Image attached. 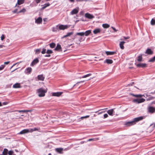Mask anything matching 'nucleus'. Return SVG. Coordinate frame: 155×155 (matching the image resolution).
Wrapping results in <instances>:
<instances>
[{
    "instance_id": "72a5a7b5",
    "label": "nucleus",
    "mask_w": 155,
    "mask_h": 155,
    "mask_svg": "<svg viewBox=\"0 0 155 155\" xmlns=\"http://www.w3.org/2000/svg\"><path fill=\"white\" fill-rule=\"evenodd\" d=\"M32 110H19L18 111L19 112H31Z\"/></svg>"
},
{
    "instance_id": "774afa93",
    "label": "nucleus",
    "mask_w": 155,
    "mask_h": 155,
    "mask_svg": "<svg viewBox=\"0 0 155 155\" xmlns=\"http://www.w3.org/2000/svg\"><path fill=\"white\" fill-rule=\"evenodd\" d=\"M48 155H51V153H49L48 154Z\"/></svg>"
},
{
    "instance_id": "58836bf2",
    "label": "nucleus",
    "mask_w": 155,
    "mask_h": 155,
    "mask_svg": "<svg viewBox=\"0 0 155 155\" xmlns=\"http://www.w3.org/2000/svg\"><path fill=\"white\" fill-rule=\"evenodd\" d=\"M47 54H50L53 53V51L51 50H48L46 51Z\"/></svg>"
},
{
    "instance_id": "4d7b16f0",
    "label": "nucleus",
    "mask_w": 155,
    "mask_h": 155,
    "mask_svg": "<svg viewBox=\"0 0 155 155\" xmlns=\"http://www.w3.org/2000/svg\"><path fill=\"white\" fill-rule=\"evenodd\" d=\"M154 98V97H149V100H152V99H153ZM148 100V99L147 100Z\"/></svg>"
},
{
    "instance_id": "338daca9",
    "label": "nucleus",
    "mask_w": 155,
    "mask_h": 155,
    "mask_svg": "<svg viewBox=\"0 0 155 155\" xmlns=\"http://www.w3.org/2000/svg\"><path fill=\"white\" fill-rule=\"evenodd\" d=\"M102 112H99L98 113V114L99 115L101 114Z\"/></svg>"
},
{
    "instance_id": "49530a36",
    "label": "nucleus",
    "mask_w": 155,
    "mask_h": 155,
    "mask_svg": "<svg viewBox=\"0 0 155 155\" xmlns=\"http://www.w3.org/2000/svg\"><path fill=\"white\" fill-rule=\"evenodd\" d=\"M90 117V116L89 115H87V116H85L81 117V119H83L84 118H88V117Z\"/></svg>"
},
{
    "instance_id": "aec40b11",
    "label": "nucleus",
    "mask_w": 155,
    "mask_h": 155,
    "mask_svg": "<svg viewBox=\"0 0 155 155\" xmlns=\"http://www.w3.org/2000/svg\"><path fill=\"white\" fill-rule=\"evenodd\" d=\"M101 30L100 28H96L93 31L94 34L99 33L101 32Z\"/></svg>"
},
{
    "instance_id": "8fccbe9b",
    "label": "nucleus",
    "mask_w": 155,
    "mask_h": 155,
    "mask_svg": "<svg viewBox=\"0 0 155 155\" xmlns=\"http://www.w3.org/2000/svg\"><path fill=\"white\" fill-rule=\"evenodd\" d=\"M5 38V36L4 35H2L1 37V40H3Z\"/></svg>"
},
{
    "instance_id": "ddd939ff",
    "label": "nucleus",
    "mask_w": 155,
    "mask_h": 155,
    "mask_svg": "<svg viewBox=\"0 0 155 155\" xmlns=\"http://www.w3.org/2000/svg\"><path fill=\"white\" fill-rule=\"evenodd\" d=\"M78 12V10L75 8L73 9L71 12L70 14L71 15H74L77 14Z\"/></svg>"
},
{
    "instance_id": "e2e57ef3",
    "label": "nucleus",
    "mask_w": 155,
    "mask_h": 155,
    "mask_svg": "<svg viewBox=\"0 0 155 155\" xmlns=\"http://www.w3.org/2000/svg\"><path fill=\"white\" fill-rule=\"evenodd\" d=\"M152 125L153 126V127H155V123L152 124Z\"/></svg>"
},
{
    "instance_id": "3c124183",
    "label": "nucleus",
    "mask_w": 155,
    "mask_h": 155,
    "mask_svg": "<svg viewBox=\"0 0 155 155\" xmlns=\"http://www.w3.org/2000/svg\"><path fill=\"white\" fill-rule=\"evenodd\" d=\"M108 117V115L107 114H105L104 115V118H106L107 117Z\"/></svg>"
},
{
    "instance_id": "680f3d73",
    "label": "nucleus",
    "mask_w": 155,
    "mask_h": 155,
    "mask_svg": "<svg viewBox=\"0 0 155 155\" xmlns=\"http://www.w3.org/2000/svg\"><path fill=\"white\" fill-rule=\"evenodd\" d=\"M17 9H15V10H14L13 12L14 13H15L17 12Z\"/></svg>"
},
{
    "instance_id": "2f4dec72",
    "label": "nucleus",
    "mask_w": 155,
    "mask_h": 155,
    "mask_svg": "<svg viewBox=\"0 0 155 155\" xmlns=\"http://www.w3.org/2000/svg\"><path fill=\"white\" fill-rule=\"evenodd\" d=\"M103 27L104 28H107L110 27V25L107 24H104L102 25Z\"/></svg>"
},
{
    "instance_id": "0eeeda50",
    "label": "nucleus",
    "mask_w": 155,
    "mask_h": 155,
    "mask_svg": "<svg viewBox=\"0 0 155 155\" xmlns=\"http://www.w3.org/2000/svg\"><path fill=\"white\" fill-rule=\"evenodd\" d=\"M32 69L31 67L27 68L25 71V73L27 74H30L31 72Z\"/></svg>"
},
{
    "instance_id": "9b49d317",
    "label": "nucleus",
    "mask_w": 155,
    "mask_h": 155,
    "mask_svg": "<svg viewBox=\"0 0 155 155\" xmlns=\"http://www.w3.org/2000/svg\"><path fill=\"white\" fill-rule=\"evenodd\" d=\"M62 92H57L52 93V95L53 96L59 97L62 94Z\"/></svg>"
},
{
    "instance_id": "a878e982",
    "label": "nucleus",
    "mask_w": 155,
    "mask_h": 155,
    "mask_svg": "<svg viewBox=\"0 0 155 155\" xmlns=\"http://www.w3.org/2000/svg\"><path fill=\"white\" fill-rule=\"evenodd\" d=\"M58 25L56 26V27H54L52 28V31L53 32H57L58 31H59V29L58 28Z\"/></svg>"
},
{
    "instance_id": "052dcab7",
    "label": "nucleus",
    "mask_w": 155,
    "mask_h": 155,
    "mask_svg": "<svg viewBox=\"0 0 155 155\" xmlns=\"http://www.w3.org/2000/svg\"><path fill=\"white\" fill-rule=\"evenodd\" d=\"M69 1L71 2H74V0H69Z\"/></svg>"
},
{
    "instance_id": "dca6fc26",
    "label": "nucleus",
    "mask_w": 155,
    "mask_h": 155,
    "mask_svg": "<svg viewBox=\"0 0 155 155\" xmlns=\"http://www.w3.org/2000/svg\"><path fill=\"white\" fill-rule=\"evenodd\" d=\"M106 54L107 55H113L116 54L117 53L116 51H107L105 52Z\"/></svg>"
},
{
    "instance_id": "e433bc0d",
    "label": "nucleus",
    "mask_w": 155,
    "mask_h": 155,
    "mask_svg": "<svg viewBox=\"0 0 155 155\" xmlns=\"http://www.w3.org/2000/svg\"><path fill=\"white\" fill-rule=\"evenodd\" d=\"M77 35H80L81 36H83L84 35V34L83 32H78L76 33Z\"/></svg>"
},
{
    "instance_id": "bf43d9fd",
    "label": "nucleus",
    "mask_w": 155,
    "mask_h": 155,
    "mask_svg": "<svg viewBox=\"0 0 155 155\" xmlns=\"http://www.w3.org/2000/svg\"><path fill=\"white\" fill-rule=\"evenodd\" d=\"M5 46L3 45H0V48H2L3 47H4Z\"/></svg>"
},
{
    "instance_id": "7ed1b4c3",
    "label": "nucleus",
    "mask_w": 155,
    "mask_h": 155,
    "mask_svg": "<svg viewBox=\"0 0 155 155\" xmlns=\"http://www.w3.org/2000/svg\"><path fill=\"white\" fill-rule=\"evenodd\" d=\"M144 119V117L143 116H141L140 117H136L134 118L133 120V122L135 123V124H136V123L137 122L140 121L141 120Z\"/></svg>"
},
{
    "instance_id": "473e14b6",
    "label": "nucleus",
    "mask_w": 155,
    "mask_h": 155,
    "mask_svg": "<svg viewBox=\"0 0 155 155\" xmlns=\"http://www.w3.org/2000/svg\"><path fill=\"white\" fill-rule=\"evenodd\" d=\"M99 140V138H92V139H88L87 140V141H97L98 140Z\"/></svg>"
},
{
    "instance_id": "39448f33",
    "label": "nucleus",
    "mask_w": 155,
    "mask_h": 155,
    "mask_svg": "<svg viewBox=\"0 0 155 155\" xmlns=\"http://www.w3.org/2000/svg\"><path fill=\"white\" fill-rule=\"evenodd\" d=\"M148 112L151 114H153L155 112L154 107L150 106L148 108Z\"/></svg>"
},
{
    "instance_id": "6e6d98bb",
    "label": "nucleus",
    "mask_w": 155,
    "mask_h": 155,
    "mask_svg": "<svg viewBox=\"0 0 155 155\" xmlns=\"http://www.w3.org/2000/svg\"><path fill=\"white\" fill-rule=\"evenodd\" d=\"M8 103L7 102H4L2 103V104L3 105H7Z\"/></svg>"
},
{
    "instance_id": "864d4df0",
    "label": "nucleus",
    "mask_w": 155,
    "mask_h": 155,
    "mask_svg": "<svg viewBox=\"0 0 155 155\" xmlns=\"http://www.w3.org/2000/svg\"><path fill=\"white\" fill-rule=\"evenodd\" d=\"M45 57H50L51 56V55L49 54H48L45 56Z\"/></svg>"
},
{
    "instance_id": "f3484780",
    "label": "nucleus",
    "mask_w": 155,
    "mask_h": 155,
    "mask_svg": "<svg viewBox=\"0 0 155 155\" xmlns=\"http://www.w3.org/2000/svg\"><path fill=\"white\" fill-rule=\"evenodd\" d=\"M125 43V42L124 41H121L119 44L120 47V48L122 49H124V44Z\"/></svg>"
},
{
    "instance_id": "b1692460",
    "label": "nucleus",
    "mask_w": 155,
    "mask_h": 155,
    "mask_svg": "<svg viewBox=\"0 0 155 155\" xmlns=\"http://www.w3.org/2000/svg\"><path fill=\"white\" fill-rule=\"evenodd\" d=\"M50 5V4L49 3H46L43 5V7L41 8L42 10H43L45 9L46 7L49 6Z\"/></svg>"
},
{
    "instance_id": "423d86ee",
    "label": "nucleus",
    "mask_w": 155,
    "mask_h": 155,
    "mask_svg": "<svg viewBox=\"0 0 155 155\" xmlns=\"http://www.w3.org/2000/svg\"><path fill=\"white\" fill-rule=\"evenodd\" d=\"M125 125L127 127H130L134 125H135V123L133 122V120L131 121H128L125 122Z\"/></svg>"
},
{
    "instance_id": "a18cd8bd",
    "label": "nucleus",
    "mask_w": 155,
    "mask_h": 155,
    "mask_svg": "<svg viewBox=\"0 0 155 155\" xmlns=\"http://www.w3.org/2000/svg\"><path fill=\"white\" fill-rule=\"evenodd\" d=\"M5 66V65L4 64L0 66V71H1L2 70H3Z\"/></svg>"
},
{
    "instance_id": "c85d7f7f",
    "label": "nucleus",
    "mask_w": 155,
    "mask_h": 155,
    "mask_svg": "<svg viewBox=\"0 0 155 155\" xmlns=\"http://www.w3.org/2000/svg\"><path fill=\"white\" fill-rule=\"evenodd\" d=\"M91 33V30H88L86 31L85 32H84V35L85 36H87L89 34H90Z\"/></svg>"
},
{
    "instance_id": "f03ea898",
    "label": "nucleus",
    "mask_w": 155,
    "mask_h": 155,
    "mask_svg": "<svg viewBox=\"0 0 155 155\" xmlns=\"http://www.w3.org/2000/svg\"><path fill=\"white\" fill-rule=\"evenodd\" d=\"M71 26L70 25H61L58 26V29L59 30H64L67 29L68 28H69Z\"/></svg>"
},
{
    "instance_id": "0e129e2a",
    "label": "nucleus",
    "mask_w": 155,
    "mask_h": 155,
    "mask_svg": "<svg viewBox=\"0 0 155 155\" xmlns=\"http://www.w3.org/2000/svg\"><path fill=\"white\" fill-rule=\"evenodd\" d=\"M2 106V104L1 102H0V107Z\"/></svg>"
},
{
    "instance_id": "5701e85b",
    "label": "nucleus",
    "mask_w": 155,
    "mask_h": 155,
    "mask_svg": "<svg viewBox=\"0 0 155 155\" xmlns=\"http://www.w3.org/2000/svg\"><path fill=\"white\" fill-rule=\"evenodd\" d=\"M29 132V131L28 129H24L22 130L20 132L19 134H24L26 133Z\"/></svg>"
},
{
    "instance_id": "c756f323",
    "label": "nucleus",
    "mask_w": 155,
    "mask_h": 155,
    "mask_svg": "<svg viewBox=\"0 0 155 155\" xmlns=\"http://www.w3.org/2000/svg\"><path fill=\"white\" fill-rule=\"evenodd\" d=\"M73 34V32H68L67 33V34L66 35H64L63 37V38H66L67 37L70 36L71 35H72Z\"/></svg>"
},
{
    "instance_id": "f257e3e1",
    "label": "nucleus",
    "mask_w": 155,
    "mask_h": 155,
    "mask_svg": "<svg viewBox=\"0 0 155 155\" xmlns=\"http://www.w3.org/2000/svg\"><path fill=\"white\" fill-rule=\"evenodd\" d=\"M37 91L38 93V96L40 97L44 96L45 93L46 92V91L44 90L42 88H40L38 89Z\"/></svg>"
},
{
    "instance_id": "1a4fd4ad",
    "label": "nucleus",
    "mask_w": 155,
    "mask_h": 155,
    "mask_svg": "<svg viewBox=\"0 0 155 155\" xmlns=\"http://www.w3.org/2000/svg\"><path fill=\"white\" fill-rule=\"evenodd\" d=\"M63 148H56L55 149V151L59 153L62 154Z\"/></svg>"
},
{
    "instance_id": "2eb2a0df",
    "label": "nucleus",
    "mask_w": 155,
    "mask_h": 155,
    "mask_svg": "<svg viewBox=\"0 0 155 155\" xmlns=\"http://www.w3.org/2000/svg\"><path fill=\"white\" fill-rule=\"evenodd\" d=\"M138 67L145 68L146 67L147 65L146 64L139 63L136 65Z\"/></svg>"
},
{
    "instance_id": "6ab92c4d",
    "label": "nucleus",
    "mask_w": 155,
    "mask_h": 155,
    "mask_svg": "<svg viewBox=\"0 0 155 155\" xmlns=\"http://www.w3.org/2000/svg\"><path fill=\"white\" fill-rule=\"evenodd\" d=\"M25 0H18L17 3L16 5V6L18 5H20L22 4H23L24 3Z\"/></svg>"
},
{
    "instance_id": "4c0bfd02",
    "label": "nucleus",
    "mask_w": 155,
    "mask_h": 155,
    "mask_svg": "<svg viewBox=\"0 0 155 155\" xmlns=\"http://www.w3.org/2000/svg\"><path fill=\"white\" fill-rule=\"evenodd\" d=\"M155 61V56L153 58L149 60V61L150 62H153Z\"/></svg>"
},
{
    "instance_id": "69168bd1",
    "label": "nucleus",
    "mask_w": 155,
    "mask_h": 155,
    "mask_svg": "<svg viewBox=\"0 0 155 155\" xmlns=\"http://www.w3.org/2000/svg\"><path fill=\"white\" fill-rule=\"evenodd\" d=\"M17 68H16V69H15L14 70H13V71H12V72H14V71H15V70H17Z\"/></svg>"
},
{
    "instance_id": "a19ab883",
    "label": "nucleus",
    "mask_w": 155,
    "mask_h": 155,
    "mask_svg": "<svg viewBox=\"0 0 155 155\" xmlns=\"http://www.w3.org/2000/svg\"><path fill=\"white\" fill-rule=\"evenodd\" d=\"M40 52V49H37L35 50V54H38Z\"/></svg>"
},
{
    "instance_id": "7c9ffc66",
    "label": "nucleus",
    "mask_w": 155,
    "mask_h": 155,
    "mask_svg": "<svg viewBox=\"0 0 155 155\" xmlns=\"http://www.w3.org/2000/svg\"><path fill=\"white\" fill-rule=\"evenodd\" d=\"M50 47L51 48H54L56 46V44L54 43H51L49 44Z\"/></svg>"
},
{
    "instance_id": "6e6552de",
    "label": "nucleus",
    "mask_w": 155,
    "mask_h": 155,
    "mask_svg": "<svg viewBox=\"0 0 155 155\" xmlns=\"http://www.w3.org/2000/svg\"><path fill=\"white\" fill-rule=\"evenodd\" d=\"M39 62V60H38V58H36L35 59L33 60V61L32 62L31 65V66H33L37 63H38Z\"/></svg>"
},
{
    "instance_id": "9d476101",
    "label": "nucleus",
    "mask_w": 155,
    "mask_h": 155,
    "mask_svg": "<svg viewBox=\"0 0 155 155\" xmlns=\"http://www.w3.org/2000/svg\"><path fill=\"white\" fill-rule=\"evenodd\" d=\"M45 77L42 74L39 75L37 77L38 80L43 81L45 79Z\"/></svg>"
},
{
    "instance_id": "ea45409f",
    "label": "nucleus",
    "mask_w": 155,
    "mask_h": 155,
    "mask_svg": "<svg viewBox=\"0 0 155 155\" xmlns=\"http://www.w3.org/2000/svg\"><path fill=\"white\" fill-rule=\"evenodd\" d=\"M91 74H86V75H85L83 76L82 77V78H86V77H89V76H91Z\"/></svg>"
},
{
    "instance_id": "c03bdc74",
    "label": "nucleus",
    "mask_w": 155,
    "mask_h": 155,
    "mask_svg": "<svg viewBox=\"0 0 155 155\" xmlns=\"http://www.w3.org/2000/svg\"><path fill=\"white\" fill-rule=\"evenodd\" d=\"M42 54H44L46 53V49L45 48H43L41 52Z\"/></svg>"
},
{
    "instance_id": "bb28decb",
    "label": "nucleus",
    "mask_w": 155,
    "mask_h": 155,
    "mask_svg": "<svg viewBox=\"0 0 155 155\" xmlns=\"http://www.w3.org/2000/svg\"><path fill=\"white\" fill-rule=\"evenodd\" d=\"M114 111L113 109H111L107 111V113L110 115L112 116Z\"/></svg>"
},
{
    "instance_id": "f8f14e48",
    "label": "nucleus",
    "mask_w": 155,
    "mask_h": 155,
    "mask_svg": "<svg viewBox=\"0 0 155 155\" xmlns=\"http://www.w3.org/2000/svg\"><path fill=\"white\" fill-rule=\"evenodd\" d=\"M42 18L41 17H39L37 19L35 20V22L38 24H40L42 23Z\"/></svg>"
},
{
    "instance_id": "09e8293b",
    "label": "nucleus",
    "mask_w": 155,
    "mask_h": 155,
    "mask_svg": "<svg viewBox=\"0 0 155 155\" xmlns=\"http://www.w3.org/2000/svg\"><path fill=\"white\" fill-rule=\"evenodd\" d=\"M13 153L12 151H9V152L8 151V153L9 155H12Z\"/></svg>"
},
{
    "instance_id": "a211bd4d",
    "label": "nucleus",
    "mask_w": 155,
    "mask_h": 155,
    "mask_svg": "<svg viewBox=\"0 0 155 155\" xmlns=\"http://www.w3.org/2000/svg\"><path fill=\"white\" fill-rule=\"evenodd\" d=\"M146 53L149 54H152L153 53V51L150 48H148L146 51Z\"/></svg>"
},
{
    "instance_id": "603ef678",
    "label": "nucleus",
    "mask_w": 155,
    "mask_h": 155,
    "mask_svg": "<svg viewBox=\"0 0 155 155\" xmlns=\"http://www.w3.org/2000/svg\"><path fill=\"white\" fill-rule=\"evenodd\" d=\"M34 0L35 1V2L37 4H38V3H40L41 0Z\"/></svg>"
},
{
    "instance_id": "13d9d810",
    "label": "nucleus",
    "mask_w": 155,
    "mask_h": 155,
    "mask_svg": "<svg viewBox=\"0 0 155 155\" xmlns=\"http://www.w3.org/2000/svg\"><path fill=\"white\" fill-rule=\"evenodd\" d=\"M129 37H124V38L125 39H128L129 38Z\"/></svg>"
},
{
    "instance_id": "412c9836",
    "label": "nucleus",
    "mask_w": 155,
    "mask_h": 155,
    "mask_svg": "<svg viewBox=\"0 0 155 155\" xmlns=\"http://www.w3.org/2000/svg\"><path fill=\"white\" fill-rule=\"evenodd\" d=\"M13 87L14 88H19L21 87V85L19 83H17L15 84L13 86Z\"/></svg>"
},
{
    "instance_id": "c9c22d12",
    "label": "nucleus",
    "mask_w": 155,
    "mask_h": 155,
    "mask_svg": "<svg viewBox=\"0 0 155 155\" xmlns=\"http://www.w3.org/2000/svg\"><path fill=\"white\" fill-rule=\"evenodd\" d=\"M132 95L133 96L135 97H140H140H142V95H141V94H136V95H135V94H132Z\"/></svg>"
},
{
    "instance_id": "cd10ccee",
    "label": "nucleus",
    "mask_w": 155,
    "mask_h": 155,
    "mask_svg": "<svg viewBox=\"0 0 155 155\" xmlns=\"http://www.w3.org/2000/svg\"><path fill=\"white\" fill-rule=\"evenodd\" d=\"M106 62L108 64H111L113 62V61L111 59H107L104 62V63Z\"/></svg>"
},
{
    "instance_id": "37998d69",
    "label": "nucleus",
    "mask_w": 155,
    "mask_h": 155,
    "mask_svg": "<svg viewBox=\"0 0 155 155\" xmlns=\"http://www.w3.org/2000/svg\"><path fill=\"white\" fill-rule=\"evenodd\" d=\"M151 24L152 25H153L155 24V20L153 19H152L151 20Z\"/></svg>"
},
{
    "instance_id": "f704fd0d",
    "label": "nucleus",
    "mask_w": 155,
    "mask_h": 155,
    "mask_svg": "<svg viewBox=\"0 0 155 155\" xmlns=\"http://www.w3.org/2000/svg\"><path fill=\"white\" fill-rule=\"evenodd\" d=\"M142 55H141L139 56L138 57L137 61L139 62H140L142 61Z\"/></svg>"
},
{
    "instance_id": "79ce46f5",
    "label": "nucleus",
    "mask_w": 155,
    "mask_h": 155,
    "mask_svg": "<svg viewBox=\"0 0 155 155\" xmlns=\"http://www.w3.org/2000/svg\"><path fill=\"white\" fill-rule=\"evenodd\" d=\"M31 132H32L33 131H36V130L39 131L40 130V128H39V129H38L36 128H34L33 129H31Z\"/></svg>"
},
{
    "instance_id": "20e7f679",
    "label": "nucleus",
    "mask_w": 155,
    "mask_h": 155,
    "mask_svg": "<svg viewBox=\"0 0 155 155\" xmlns=\"http://www.w3.org/2000/svg\"><path fill=\"white\" fill-rule=\"evenodd\" d=\"M145 100L144 98L137 99L134 100V102H137L138 103H140L144 102Z\"/></svg>"
},
{
    "instance_id": "4468645a",
    "label": "nucleus",
    "mask_w": 155,
    "mask_h": 155,
    "mask_svg": "<svg viewBox=\"0 0 155 155\" xmlns=\"http://www.w3.org/2000/svg\"><path fill=\"white\" fill-rule=\"evenodd\" d=\"M85 16L86 18L90 19H92L94 18V16L93 15L88 13L85 14Z\"/></svg>"
},
{
    "instance_id": "4be33fe9",
    "label": "nucleus",
    "mask_w": 155,
    "mask_h": 155,
    "mask_svg": "<svg viewBox=\"0 0 155 155\" xmlns=\"http://www.w3.org/2000/svg\"><path fill=\"white\" fill-rule=\"evenodd\" d=\"M8 150L7 149H4L2 152V154L0 155H7L8 153Z\"/></svg>"
},
{
    "instance_id": "5fc2aeb1",
    "label": "nucleus",
    "mask_w": 155,
    "mask_h": 155,
    "mask_svg": "<svg viewBox=\"0 0 155 155\" xmlns=\"http://www.w3.org/2000/svg\"><path fill=\"white\" fill-rule=\"evenodd\" d=\"M9 62L10 61L5 62L4 63V64H8L9 63Z\"/></svg>"
},
{
    "instance_id": "393cba45",
    "label": "nucleus",
    "mask_w": 155,
    "mask_h": 155,
    "mask_svg": "<svg viewBox=\"0 0 155 155\" xmlns=\"http://www.w3.org/2000/svg\"><path fill=\"white\" fill-rule=\"evenodd\" d=\"M61 48V45L59 44H58L56 47L55 48L54 50L56 51H59Z\"/></svg>"
},
{
    "instance_id": "de8ad7c7",
    "label": "nucleus",
    "mask_w": 155,
    "mask_h": 155,
    "mask_svg": "<svg viewBox=\"0 0 155 155\" xmlns=\"http://www.w3.org/2000/svg\"><path fill=\"white\" fill-rule=\"evenodd\" d=\"M26 11V9L24 8L21 10H20L19 12V13H21V12H24Z\"/></svg>"
}]
</instances>
